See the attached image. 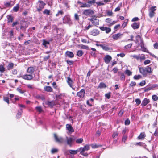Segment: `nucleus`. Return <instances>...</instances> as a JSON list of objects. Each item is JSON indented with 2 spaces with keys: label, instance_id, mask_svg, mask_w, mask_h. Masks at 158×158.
<instances>
[{
  "label": "nucleus",
  "instance_id": "obj_1",
  "mask_svg": "<svg viewBox=\"0 0 158 158\" xmlns=\"http://www.w3.org/2000/svg\"><path fill=\"white\" fill-rule=\"evenodd\" d=\"M28 26V23L25 21H22L20 23V32H25L26 29Z\"/></svg>",
  "mask_w": 158,
  "mask_h": 158
},
{
  "label": "nucleus",
  "instance_id": "obj_2",
  "mask_svg": "<svg viewBox=\"0 0 158 158\" xmlns=\"http://www.w3.org/2000/svg\"><path fill=\"white\" fill-rule=\"evenodd\" d=\"M37 6L36 7L37 10L38 12L41 11L44 8L46 4L42 1L39 0L36 3Z\"/></svg>",
  "mask_w": 158,
  "mask_h": 158
},
{
  "label": "nucleus",
  "instance_id": "obj_3",
  "mask_svg": "<svg viewBox=\"0 0 158 158\" xmlns=\"http://www.w3.org/2000/svg\"><path fill=\"white\" fill-rule=\"evenodd\" d=\"M140 73L144 76H146L147 73H150L152 72L151 68L149 66H147L145 68H139Z\"/></svg>",
  "mask_w": 158,
  "mask_h": 158
},
{
  "label": "nucleus",
  "instance_id": "obj_4",
  "mask_svg": "<svg viewBox=\"0 0 158 158\" xmlns=\"http://www.w3.org/2000/svg\"><path fill=\"white\" fill-rule=\"evenodd\" d=\"M139 38L140 40V45L141 48V50L144 52H148V50L144 46V42L143 39H142V38L139 36Z\"/></svg>",
  "mask_w": 158,
  "mask_h": 158
},
{
  "label": "nucleus",
  "instance_id": "obj_5",
  "mask_svg": "<svg viewBox=\"0 0 158 158\" xmlns=\"http://www.w3.org/2000/svg\"><path fill=\"white\" fill-rule=\"evenodd\" d=\"M67 79L66 81L68 85L72 89L74 90L75 88H74V82L72 80V79L69 77H68L66 78Z\"/></svg>",
  "mask_w": 158,
  "mask_h": 158
},
{
  "label": "nucleus",
  "instance_id": "obj_6",
  "mask_svg": "<svg viewBox=\"0 0 158 158\" xmlns=\"http://www.w3.org/2000/svg\"><path fill=\"white\" fill-rule=\"evenodd\" d=\"M63 23H64L70 24L71 23V20L70 16L69 15H65L63 18Z\"/></svg>",
  "mask_w": 158,
  "mask_h": 158
},
{
  "label": "nucleus",
  "instance_id": "obj_7",
  "mask_svg": "<svg viewBox=\"0 0 158 158\" xmlns=\"http://www.w3.org/2000/svg\"><path fill=\"white\" fill-rule=\"evenodd\" d=\"M82 13L85 15L90 16L93 15L94 14V12L91 9H88L84 10Z\"/></svg>",
  "mask_w": 158,
  "mask_h": 158
},
{
  "label": "nucleus",
  "instance_id": "obj_8",
  "mask_svg": "<svg viewBox=\"0 0 158 158\" xmlns=\"http://www.w3.org/2000/svg\"><path fill=\"white\" fill-rule=\"evenodd\" d=\"M67 139V144L69 145L70 147H72L73 146V143L74 141V139L72 137L68 138L66 137Z\"/></svg>",
  "mask_w": 158,
  "mask_h": 158
},
{
  "label": "nucleus",
  "instance_id": "obj_9",
  "mask_svg": "<svg viewBox=\"0 0 158 158\" xmlns=\"http://www.w3.org/2000/svg\"><path fill=\"white\" fill-rule=\"evenodd\" d=\"M54 139L56 142L60 143H62L64 142V140L61 137H58L56 134L54 135Z\"/></svg>",
  "mask_w": 158,
  "mask_h": 158
},
{
  "label": "nucleus",
  "instance_id": "obj_10",
  "mask_svg": "<svg viewBox=\"0 0 158 158\" xmlns=\"http://www.w3.org/2000/svg\"><path fill=\"white\" fill-rule=\"evenodd\" d=\"M92 2H93L92 1H89V0L87 3H83L82 5L80 6V7L81 8H89L92 4Z\"/></svg>",
  "mask_w": 158,
  "mask_h": 158
},
{
  "label": "nucleus",
  "instance_id": "obj_11",
  "mask_svg": "<svg viewBox=\"0 0 158 158\" xmlns=\"http://www.w3.org/2000/svg\"><path fill=\"white\" fill-rule=\"evenodd\" d=\"M33 78V77L31 74H26L23 75L22 77V78L26 80H32Z\"/></svg>",
  "mask_w": 158,
  "mask_h": 158
},
{
  "label": "nucleus",
  "instance_id": "obj_12",
  "mask_svg": "<svg viewBox=\"0 0 158 158\" xmlns=\"http://www.w3.org/2000/svg\"><path fill=\"white\" fill-rule=\"evenodd\" d=\"M85 90L84 89H82L79 92H77V95L79 97L81 98H83L85 96Z\"/></svg>",
  "mask_w": 158,
  "mask_h": 158
},
{
  "label": "nucleus",
  "instance_id": "obj_13",
  "mask_svg": "<svg viewBox=\"0 0 158 158\" xmlns=\"http://www.w3.org/2000/svg\"><path fill=\"white\" fill-rule=\"evenodd\" d=\"M111 57L109 55H106L104 57V61L106 64H108L110 61L112 60Z\"/></svg>",
  "mask_w": 158,
  "mask_h": 158
},
{
  "label": "nucleus",
  "instance_id": "obj_14",
  "mask_svg": "<svg viewBox=\"0 0 158 158\" xmlns=\"http://www.w3.org/2000/svg\"><path fill=\"white\" fill-rule=\"evenodd\" d=\"M99 33V31L98 29H95L92 30L90 32V34L93 36H97Z\"/></svg>",
  "mask_w": 158,
  "mask_h": 158
},
{
  "label": "nucleus",
  "instance_id": "obj_15",
  "mask_svg": "<svg viewBox=\"0 0 158 158\" xmlns=\"http://www.w3.org/2000/svg\"><path fill=\"white\" fill-rule=\"evenodd\" d=\"M65 56L70 58H72L74 57V55L73 53L69 51H67L65 53Z\"/></svg>",
  "mask_w": 158,
  "mask_h": 158
},
{
  "label": "nucleus",
  "instance_id": "obj_16",
  "mask_svg": "<svg viewBox=\"0 0 158 158\" xmlns=\"http://www.w3.org/2000/svg\"><path fill=\"white\" fill-rule=\"evenodd\" d=\"M90 21H91L92 23L95 26H97L99 24V20L97 19H96L92 18L90 19Z\"/></svg>",
  "mask_w": 158,
  "mask_h": 158
},
{
  "label": "nucleus",
  "instance_id": "obj_17",
  "mask_svg": "<svg viewBox=\"0 0 158 158\" xmlns=\"http://www.w3.org/2000/svg\"><path fill=\"white\" fill-rule=\"evenodd\" d=\"M122 35V34L121 33H118L117 34H114L112 36V38L114 40H117Z\"/></svg>",
  "mask_w": 158,
  "mask_h": 158
},
{
  "label": "nucleus",
  "instance_id": "obj_18",
  "mask_svg": "<svg viewBox=\"0 0 158 158\" xmlns=\"http://www.w3.org/2000/svg\"><path fill=\"white\" fill-rule=\"evenodd\" d=\"M66 128L69 132L72 133L74 132V130L70 124H67L66 125Z\"/></svg>",
  "mask_w": 158,
  "mask_h": 158
},
{
  "label": "nucleus",
  "instance_id": "obj_19",
  "mask_svg": "<svg viewBox=\"0 0 158 158\" xmlns=\"http://www.w3.org/2000/svg\"><path fill=\"white\" fill-rule=\"evenodd\" d=\"M44 90L46 92H51L53 91L52 88L49 86H46L44 87Z\"/></svg>",
  "mask_w": 158,
  "mask_h": 158
},
{
  "label": "nucleus",
  "instance_id": "obj_20",
  "mask_svg": "<svg viewBox=\"0 0 158 158\" xmlns=\"http://www.w3.org/2000/svg\"><path fill=\"white\" fill-rule=\"evenodd\" d=\"M150 102L149 100L147 98H145L142 101L141 104V105L142 106H144L146 105Z\"/></svg>",
  "mask_w": 158,
  "mask_h": 158
},
{
  "label": "nucleus",
  "instance_id": "obj_21",
  "mask_svg": "<svg viewBox=\"0 0 158 158\" xmlns=\"http://www.w3.org/2000/svg\"><path fill=\"white\" fill-rule=\"evenodd\" d=\"M35 70L34 68L33 67H30L28 68L27 72L29 73L30 74H31L34 72Z\"/></svg>",
  "mask_w": 158,
  "mask_h": 158
},
{
  "label": "nucleus",
  "instance_id": "obj_22",
  "mask_svg": "<svg viewBox=\"0 0 158 158\" xmlns=\"http://www.w3.org/2000/svg\"><path fill=\"white\" fill-rule=\"evenodd\" d=\"M146 136V135L144 132H141L139 135V139L143 140Z\"/></svg>",
  "mask_w": 158,
  "mask_h": 158
},
{
  "label": "nucleus",
  "instance_id": "obj_23",
  "mask_svg": "<svg viewBox=\"0 0 158 158\" xmlns=\"http://www.w3.org/2000/svg\"><path fill=\"white\" fill-rule=\"evenodd\" d=\"M78 48H80L89 50V47L86 45L80 44L78 45Z\"/></svg>",
  "mask_w": 158,
  "mask_h": 158
},
{
  "label": "nucleus",
  "instance_id": "obj_24",
  "mask_svg": "<svg viewBox=\"0 0 158 158\" xmlns=\"http://www.w3.org/2000/svg\"><path fill=\"white\" fill-rule=\"evenodd\" d=\"M69 152L71 154L75 155L77 154L79 152V150H68Z\"/></svg>",
  "mask_w": 158,
  "mask_h": 158
},
{
  "label": "nucleus",
  "instance_id": "obj_25",
  "mask_svg": "<svg viewBox=\"0 0 158 158\" xmlns=\"http://www.w3.org/2000/svg\"><path fill=\"white\" fill-rule=\"evenodd\" d=\"M14 64L12 63H9L7 66V68L8 70H10L12 69L14 67Z\"/></svg>",
  "mask_w": 158,
  "mask_h": 158
},
{
  "label": "nucleus",
  "instance_id": "obj_26",
  "mask_svg": "<svg viewBox=\"0 0 158 158\" xmlns=\"http://www.w3.org/2000/svg\"><path fill=\"white\" fill-rule=\"evenodd\" d=\"M102 48L103 50L106 51H109L110 49L109 47L106 46L105 44H102Z\"/></svg>",
  "mask_w": 158,
  "mask_h": 158
},
{
  "label": "nucleus",
  "instance_id": "obj_27",
  "mask_svg": "<svg viewBox=\"0 0 158 158\" xmlns=\"http://www.w3.org/2000/svg\"><path fill=\"white\" fill-rule=\"evenodd\" d=\"M46 104L49 106L52 107L55 105V103L53 101H48Z\"/></svg>",
  "mask_w": 158,
  "mask_h": 158
},
{
  "label": "nucleus",
  "instance_id": "obj_28",
  "mask_svg": "<svg viewBox=\"0 0 158 158\" xmlns=\"http://www.w3.org/2000/svg\"><path fill=\"white\" fill-rule=\"evenodd\" d=\"M64 12L62 10L58 11L56 15V17H59L62 16L64 14Z\"/></svg>",
  "mask_w": 158,
  "mask_h": 158
},
{
  "label": "nucleus",
  "instance_id": "obj_29",
  "mask_svg": "<svg viewBox=\"0 0 158 158\" xmlns=\"http://www.w3.org/2000/svg\"><path fill=\"white\" fill-rule=\"evenodd\" d=\"M131 27L134 29L138 28V24L136 23H134L131 25Z\"/></svg>",
  "mask_w": 158,
  "mask_h": 158
},
{
  "label": "nucleus",
  "instance_id": "obj_30",
  "mask_svg": "<svg viewBox=\"0 0 158 158\" xmlns=\"http://www.w3.org/2000/svg\"><path fill=\"white\" fill-rule=\"evenodd\" d=\"M50 10L47 9H45L43 11V14L46 15H50Z\"/></svg>",
  "mask_w": 158,
  "mask_h": 158
},
{
  "label": "nucleus",
  "instance_id": "obj_31",
  "mask_svg": "<svg viewBox=\"0 0 158 158\" xmlns=\"http://www.w3.org/2000/svg\"><path fill=\"white\" fill-rule=\"evenodd\" d=\"M5 70V68L4 66L2 64H0V72L1 73H3Z\"/></svg>",
  "mask_w": 158,
  "mask_h": 158
},
{
  "label": "nucleus",
  "instance_id": "obj_32",
  "mask_svg": "<svg viewBox=\"0 0 158 158\" xmlns=\"http://www.w3.org/2000/svg\"><path fill=\"white\" fill-rule=\"evenodd\" d=\"M106 85L103 82H101L99 84L98 87L100 88H105L106 87Z\"/></svg>",
  "mask_w": 158,
  "mask_h": 158
},
{
  "label": "nucleus",
  "instance_id": "obj_33",
  "mask_svg": "<svg viewBox=\"0 0 158 158\" xmlns=\"http://www.w3.org/2000/svg\"><path fill=\"white\" fill-rule=\"evenodd\" d=\"M83 52L82 50H79L78 51L77 53V55L79 57H81L82 56L83 54Z\"/></svg>",
  "mask_w": 158,
  "mask_h": 158
},
{
  "label": "nucleus",
  "instance_id": "obj_34",
  "mask_svg": "<svg viewBox=\"0 0 158 158\" xmlns=\"http://www.w3.org/2000/svg\"><path fill=\"white\" fill-rule=\"evenodd\" d=\"M7 21L8 23L12 22L13 20V18L11 15H8L7 16Z\"/></svg>",
  "mask_w": 158,
  "mask_h": 158
},
{
  "label": "nucleus",
  "instance_id": "obj_35",
  "mask_svg": "<svg viewBox=\"0 0 158 158\" xmlns=\"http://www.w3.org/2000/svg\"><path fill=\"white\" fill-rule=\"evenodd\" d=\"M83 139L82 138H80L76 140V142L78 144H80L82 143L83 142Z\"/></svg>",
  "mask_w": 158,
  "mask_h": 158
},
{
  "label": "nucleus",
  "instance_id": "obj_36",
  "mask_svg": "<svg viewBox=\"0 0 158 158\" xmlns=\"http://www.w3.org/2000/svg\"><path fill=\"white\" fill-rule=\"evenodd\" d=\"M119 74L120 75V80L122 81H124L125 79V76L124 74L123 73H121Z\"/></svg>",
  "mask_w": 158,
  "mask_h": 158
},
{
  "label": "nucleus",
  "instance_id": "obj_37",
  "mask_svg": "<svg viewBox=\"0 0 158 158\" xmlns=\"http://www.w3.org/2000/svg\"><path fill=\"white\" fill-rule=\"evenodd\" d=\"M35 109L39 113H41L43 111L41 107L40 106L36 107Z\"/></svg>",
  "mask_w": 158,
  "mask_h": 158
},
{
  "label": "nucleus",
  "instance_id": "obj_38",
  "mask_svg": "<svg viewBox=\"0 0 158 158\" xmlns=\"http://www.w3.org/2000/svg\"><path fill=\"white\" fill-rule=\"evenodd\" d=\"M19 8V4H17L16 6L14 7L13 10L15 12H17L18 11Z\"/></svg>",
  "mask_w": 158,
  "mask_h": 158
},
{
  "label": "nucleus",
  "instance_id": "obj_39",
  "mask_svg": "<svg viewBox=\"0 0 158 158\" xmlns=\"http://www.w3.org/2000/svg\"><path fill=\"white\" fill-rule=\"evenodd\" d=\"M125 73L129 76L132 74V72L128 69H126L125 70Z\"/></svg>",
  "mask_w": 158,
  "mask_h": 158
},
{
  "label": "nucleus",
  "instance_id": "obj_40",
  "mask_svg": "<svg viewBox=\"0 0 158 158\" xmlns=\"http://www.w3.org/2000/svg\"><path fill=\"white\" fill-rule=\"evenodd\" d=\"M152 98L154 101H156L158 99V97L156 95H153L152 96Z\"/></svg>",
  "mask_w": 158,
  "mask_h": 158
},
{
  "label": "nucleus",
  "instance_id": "obj_41",
  "mask_svg": "<svg viewBox=\"0 0 158 158\" xmlns=\"http://www.w3.org/2000/svg\"><path fill=\"white\" fill-rule=\"evenodd\" d=\"M83 148L85 151L88 150L90 149V145L89 144H86Z\"/></svg>",
  "mask_w": 158,
  "mask_h": 158
},
{
  "label": "nucleus",
  "instance_id": "obj_42",
  "mask_svg": "<svg viewBox=\"0 0 158 158\" xmlns=\"http://www.w3.org/2000/svg\"><path fill=\"white\" fill-rule=\"evenodd\" d=\"M128 23V20L127 19L125 20L124 22L123 23L122 25V27L123 28H124L127 25V23Z\"/></svg>",
  "mask_w": 158,
  "mask_h": 158
},
{
  "label": "nucleus",
  "instance_id": "obj_43",
  "mask_svg": "<svg viewBox=\"0 0 158 158\" xmlns=\"http://www.w3.org/2000/svg\"><path fill=\"white\" fill-rule=\"evenodd\" d=\"M77 150H79V151L80 152L81 154L83 153V152L85 151L83 147H80L78 149H77Z\"/></svg>",
  "mask_w": 158,
  "mask_h": 158
},
{
  "label": "nucleus",
  "instance_id": "obj_44",
  "mask_svg": "<svg viewBox=\"0 0 158 158\" xmlns=\"http://www.w3.org/2000/svg\"><path fill=\"white\" fill-rule=\"evenodd\" d=\"M122 5V3H121L119 4L120 6H118L117 8H116L114 10V11L115 12H116L119 11L120 10V7Z\"/></svg>",
  "mask_w": 158,
  "mask_h": 158
},
{
  "label": "nucleus",
  "instance_id": "obj_45",
  "mask_svg": "<svg viewBox=\"0 0 158 158\" xmlns=\"http://www.w3.org/2000/svg\"><path fill=\"white\" fill-rule=\"evenodd\" d=\"M146 58L144 55H142L141 56H139V59L141 61L142 60H144Z\"/></svg>",
  "mask_w": 158,
  "mask_h": 158
},
{
  "label": "nucleus",
  "instance_id": "obj_46",
  "mask_svg": "<svg viewBox=\"0 0 158 158\" xmlns=\"http://www.w3.org/2000/svg\"><path fill=\"white\" fill-rule=\"evenodd\" d=\"M105 21L106 23L110 24L112 21V19L110 18H108L106 19Z\"/></svg>",
  "mask_w": 158,
  "mask_h": 158
},
{
  "label": "nucleus",
  "instance_id": "obj_47",
  "mask_svg": "<svg viewBox=\"0 0 158 158\" xmlns=\"http://www.w3.org/2000/svg\"><path fill=\"white\" fill-rule=\"evenodd\" d=\"M58 151V150L57 149L53 148L51 150V152L52 154H54L57 152Z\"/></svg>",
  "mask_w": 158,
  "mask_h": 158
},
{
  "label": "nucleus",
  "instance_id": "obj_48",
  "mask_svg": "<svg viewBox=\"0 0 158 158\" xmlns=\"http://www.w3.org/2000/svg\"><path fill=\"white\" fill-rule=\"evenodd\" d=\"M132 44H129L126 45H125L124 47V48L125 49H128L130 48L131 47Z\"/></svg>",
  "mask_w": 158,
  "mask_h": 158
},
{
  "label": "nucleus",
  "instance_id": "obj_49",
  "mask_svg": "<svg viewBox=\"0 0 158 158\" xmlns=\"http://www.w3.org/2000/svg\"><path fill=\"white\" fill-rule=\"evenodd\" d=\"M111 92H110L108 93H107L105 94V96L108 99H109L110 97V94Z\"/></svg>",
  "mask_w": 158,
  "mask_h": 158
},
{
  "label": "nucleus",
  "instance_id": "obj_50",
  "mask_svg": "<svg viewBox=\"0 0 158 158\" xmlns=\"http://www.w3.org/2000/svg\"><path fill=\"white\" fill-rule=\"evenodd\" d=\"M16 90L19 93L21 94H23L24 93V91H23L20 88L18 87L16 89Z\"/></svg>",
  "mask_w": 158,
  "mask_h": 158
},
{
  "label": "nucleus",
  "instance_id": "obj_51",
  "mask_svg": "<svg viewBox=\"0 0 158 158\" xmlns=\"http://www.w3.org/2000/svg\"><path fill=\"white\" fill-rule=\"evenodd\" d=\"M130 121L128 119H127L125 121V124L126 125H129L130 124Z\"/></svg>",
  "mask_w": 158,
  "mask_h": 158
},
{
  "label": "nucleus",
  "instance_id": "obj_52",
  "mask_svg": "<svg viewBox=\"0 0 158 158\" xmlns=\"http://www.w3.org/2000/svg\"><path fill=\"white\" fill-rule=\"evenodd\" d=\"M146 84L145 81L143 80L139 84V85L140 86H143L144 85Z\"/></svg>",
  "mask_w": 158,
  "mask_h": 158
},
{
  "label": "nucleus",
  "instance_id": "obj_53",
  "mask_svg": "<svg viewBox=\"0 0 158 158\" xmlns=\"http://www.w3.org/2000/svg\"><path fill=\"white\" fill-rule=\"evenodd\" d=\"M96 4L98 6L103 5H104V3L102 2L99 1L98 2H96Z\"/></svg>",
  "mask_w": 158,
  "mask_h": 158
},
{
  "label": "nucleus",
  "instance_id": "obj_54",
  "mask_svg": "<svg viewBox=\"0 0 158 158\" xmlns=\"http://www.w3.org/2000/svg\"><path fill=\"white\" fill-rule=\"evenodd\" d=\"M152 89H158V84H153L152 85Z\"/></svg>",
  "mask_w": 158,
  "mask_h": 158
},
{
  "label": "nucleus",
  "instance_id": "obj_55",
  "mask_svg": "<svg viewBox=\"0 0 158 158\" xmlns=\"http://www.w3.org/2000/svg\"><path fill=\"white\" fill-rule=\"evenodd\" d=\"M5 5L6 7L11 6L13 5H11V3L10 2H6L5 3Z\"/></svg>",
  "mask_w": 158,
  "mask_h": 158
},
{
  "label": "nucleus",
  "instance_id": "obj_56",
  "mask_svg": "<svg viewBox=\"0 0 158 158\" xmlns=\"http://www.w3.org/2000/svg\"><path fill=\"white\" fill-rule=\"evenodd\" d=\"M136 82L135 81H131V83H130L129 85V86L131 87V86H135L136 85Z\"/></svg>",
  "mask_w": 158,
  "mask_h": 158
},
{
  "label": "nucleus",
  "instance_id": "obj_57",
  "mask_svg": "<svg viewBox=\"0 0 158 158\" xmlns=\"http://www.w3.org/2000/svg\"><path fill=\"white\" fill-rule=\"evenodd\" d=\"M4 100L8 104H9V98L8 97H4Z\"/></svg>",
  "mask_w": 158,
  "mask_h": 158
},
{
  "label": "nucleus",
  "instance_id": "obj_58",
  "mask_svg": "<svg viewBox=\"0 0 158 158\" xmlns=\"http://www.w3.org/2000/svg\"><path fill=\"white\" fill-rule=\"evenodd\" d=\"M74 18L77 21H79V16L76 13L74 15Z\"/></svg>",
  "mask_w": 158,
  "mask_h": 158
},
{
  "label": "nucleus",
  "instance_id": "obj_59",
  "mask_svg": "<svg viewBox=\"0 0 158 158\" xmlns=\"http://www.w3.org/2000/svg\"><path fill=\"white\" fill-rule=\"evenodd\" d=\"M66 62L69 65H71L73 64V62L72 61L66 60Z\"/></svg>",
  "mask_w": 158,
  "mask_h": 158
},
{
  "label": "nucleus",
  "instance_id": "obj_60",
  "mask_svg": "<svg viewBox=\"0 0 158 158\" xmlns=\"http://www.w3.org/2000/svg\"><path fill=\"white\" fill-rule=\"evenodd\" d=\"M49 42L47 41H46L44 40L43 42V45L45 47L46 46V45L47 44H49Z\"/></svg>",
  "mask_w": 158,
  "mask_h": 158
},
{
  "label": "nucleus",
  "instance_id": "obj_61",
  "mask_svg": "<svg viewBox=\"0 0 158 158\" xmlns=\"http://www.w3.org/2000/svg\"><path fill=\"white\" fill-rule=\"evenodd\" d=\"M106 33H108L111 31V29L110 28L106 27V28L105 30Z\"/></svg>",
  "mask_w": 158,
  "mask_h": 158
},
{
  "label": "nucleus",
  "instance_id": "obj_62",
  "mask_svg": "<svg viewBox=\"0 0 158 158\" xmlns=\"http://www.w3.org/2000/svg\"><path fill=\"white\" fill-rule=\"evenodd\" d=\"M91 147L93 148H97L98 146L95 144H93L91 145Z\"/></svg>",
  "mask_w": 158,
  "mask_h": 158
},
{
  "label": "nucleus",
  "instance_id": "obj_63",
  "mask_svg": "<svg viewBox=\"0 0 158 158\" xmlns=\"http://www.w3.org/2000/svg\"><path fill=\"white\" fill-rule=\"evenodd\" d=\"M90 54L92 56L94 57V58L96 57L97 56V55L96 53L94 52H91Z\"/></svg>",
  "mask_w": 158,
  "mask_h": 158
},
{
  "label": "nucleus",
  "instance_id": "obj_64",
  "mask_svg": "<svg viewBox=\"0 0 158 158\" xmlns=\"http://www.w3.org/2000/svg\"><path fill=\"white\" fill-rule=\"evenodd\" d=\"M123 112H124V111L122 110H121L119 112V113H118V116H120V117H121L123 113Z\"/></svg>",
  "mask_w": 158,
  "mask_h": 158
}]
</instances>
